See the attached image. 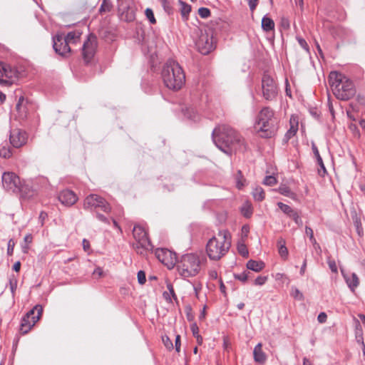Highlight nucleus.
<instances>
[{
  "label": "nucleus",
  "mask_w": 365,
  "mask_h": 365,
  "mask_svg": "<svg viewBox=\"0 0 365 365\" xmlns=\"http://www.w3.org/2000/svg\"><path fill=\"white\" fill-rule=\"evenodd\" d=\"M212 136L216 146L227 155H232L233 152L244 151L246 149L242 137L227 125H220L215 128Z\"/></svg>",
  "instance_id": "nucleus-1"
},
{
  "label": "nucleus",
  "mask_w": 365,
  "mask_h": 365,
  "mask_svg": "<svg viewBox=\"0 0 365 365\" xmlns=\"http://www.w3.org/2000/svg\"><path fill=\"white\" fill-rule=\"evenodd\" d=\"M161 76L164 85L172 91H178L185 83V74L178 62L169 59L164 64Z\"/></svg>",
  "instance_id": "nucleus-2"
},
{
  "label": "nucleus",
  "mask_w": 365,
  "mask_h": 365,
  "mask_svg": "<svg viewBox=\"0 0 365 365\" xmlns=\"http://www.w3.org/2000/svg\"><path fill=\"white\" fill-rule=\"evenodd\" d=\"M329 83L334 95L339 100L348 101L356 93L353 82L341 73L331 71L329 75Z\"/></svg>",
  "instance_id": "nucleus-3"
},
{
  "label": "nucleus",
  "mask_w": 365,
  "mask_h": 365,
  "mask_svg": "<svg viewBox=\"0 0 365 365\" xmlns=\"http://www.w3.org/2000/svg\"><path fill=\"white\" fill-rule=\"evenodd\" d=\"M230 246L231 238L229 232L220 230L207 242L206 253L210 260L218 261L227 254Z\"/></svg>",
  "instance_id": "nucleus-4"
},
{
  "label": "nucleus",
  "mask_w": 365,
  "mask_h": 365,
  "mask_svg": "<svg viewBox=\"0 0 365 365\" xmlns=\"http://www.w3.org/2000/svg\"><path fill=\"white\" fill-rule=\"evenodd\" d=\"M276 119L269 107H264L259 113L255 125L256 130L262 138H271L275 131Z\"/></svg>",
  "instance_id": "nucleus-5"
},
{
  "label": "nucleus",
  "mask_w": 365,
  "mask_h": 365,
  "mask_svg": "<svg viewBox=\"0 0 365 365\" xmlns=\"http://www.w3.org/2000/svg\"><path fill=\"white\" fill-rule=\"evenodd\" d=\"M180 274L184 277L197 275L200 270V261L194 254H187L182 256L177 264Z\"/></svg>",
  "instance_id": "nucleus-6"
},
{
  "label": "nucleus",
  "mask_w": 365,
  "mask_h": 365,
  "mask_svg": "<svg viewBox=\"0 0 365 365\" xmlns=\"http://www.w3.org/2000/svg\"><path fill=\"white\" fill-rule=\"evenodd\" d=\"M133 235L135 240V242L133 243V248L138 254L144 255L147 252L153 250V246L148 238V233L142 226H134Z\"/></svg>",
  "instance_id": "nucleus-7"
},
{
  "label": "nucleus",
  "mask_w": 365,
  "mask_h": 365,
  "mask_svg": "<svg viewBox=\"0 0 365 365\" xmlns=\"http://www.w3.org/2000/svg\"><path fill=\"white\" fill-rule=\"evenodd\" d=\"M43 308L41 305H36L21 319L20 324V332L23 334H27L40 319Z\"/></svg>",
  "instance_id": "nucleus-8"
},
{
  "label": "nucleus",
  "mask_w": 365,
  "mask_h": 365,
  "mask_svg": "<svg viewBox=\"0 0 365 365\" xmlns=\"http://www.w3.org/2000/svg\"><path fill=\"white\" fill-rule=\"evenodd\" d=\"M83 207L86 210L96 212L97 210H101L106 213H109L111 211L110 204L103 197L96 194H91L85 198Z\"/></svg>",
  "instance_id": "nucleus-9"
},
{
  "label": "nucleus",
  "mask_w": 365,
  "mask_h": 365,
  "mask_svg": "<svg viewBox=\"0 0 365 365\" xmlns=\"http://www.w3.org/2000/svg\"><path fill=\"white\" fill-rule=\"evenodd\" d=\"M262 88L263 97L267 101L275 99L278 88L275 81L267 73H264L262 79Z\"/></svg>",
  "instance_id": "nucleus-10"
},
{
  "label": "nucleus",
  "mask_w": 365,
  "mask_h": 365,
  "mask_svg": "<svg viewBox=\"0 0 365 365\" xmlns=\"http://www.w3.org/2000/svg\"><path fill=\"white\" fill-rule=\"evenodd\" d=\"M215 44L212 31L202 33L196 42L199 51L203 55H207L213 51L216 46Z\"/></svg>",
  "instance_id": "nucleus-11"
},
{
  "label": "nucleus",
  "mask_w": 365,
  "mask_h": 365,
  "mask_svg": "<svg viewBox=\"0 0 365 365\" xmlns=\"http://www.w3.org/2000/svg\"><path fill=\"white\" fill-rule=\"evenodd\" d=\"M2 185L4 188L9 192H19L21 191L22 185L20 178L14 173H4Z\"/></svg>",
  "instance_id": "nucleus-12"
},
{
  "label": "nucleus",
  "mask_w": 365,
  "mask_h": 365,
  "mask_svg": "<svg viewBox=\"0 0 365 365\" xmlns=\"http://www.w3.org/2000/svg\"><path fill=\"white\" fill-rule=\"evenodd\" d=\"M97 48V38L90 34L86 41H84L82 47V54L86 63H89L93 58Z\"/></svg>",
  "instance_id": "nucleus-13"
},
{
  "label": "nucleus",
  "mask_w": 365,
  "mask_h": 365,
  "mask_svg": "<svg viewBox=\"0 0 365 365\" xmlns=\"http://www.w3.org/2000/svg\"><path fill=\"white\" fill-rule=\"evenodd\" d=\"M155 256L160 262L169 269H172L177 262L176 254L165 248L157 249Z\"/></svg>",
  "instance_id": "nucleus-14"
},
{
  "label": "nucleus",
  "mask_w": 365,
  "mask_h": 365,
  "mask_svg": "<svg viewBox=\"0 0 365 365\" xmlns=\"http://www.w3.org/2000/svg\"><path fill=\"white\" fill-rule=\"evenodd\" d=\"M9 140L14 148H19L26 143L28 134L24 130L16 128L11 131Z\"/></svg>",
  "instance_id": "nucleus-15"
},
{
  "label": "nucleus",
  "mask_w": 365,
  "mask_h": 365,
  "mask_svg": "<svg viewBox=\"0 0 365 365\" xmlns=\"http://www.w3.org/2000/svg\"><path fill=\"white\" fill-rule=\"evenodd\" d=\"M53 47L55 51L61 56H66L71 52V48L64 39L63 35H56L53 38Z\"/></svg>",
  "instance_id": "nucleus-16"
},
{
  "label": "nucleus",
  "mask_w": 365,
  "mask_h": 365,
  "mask_svg": "<svg viewBox=\"0 0 365 365\" xmlns=\"http://www.w3.org/2000/svg\"><path fill=\"white\" fill-rule=\"evenodd\" d=\"M341 272L349 289L354 292L359 285V278L357 274L354 272L346 273L343 269H341Z\"/></svg>",
  "instance_id": "nucleus-17"
},
{
  "label": "nucleus",
  "mask_w": 365,
  "mask_h": 365,
  "mask_svg": "<svg viewBox=\"0 0 365 365\" xmlns=\"http://www.w3.org/2000/svg\"><path fill=\"white\" fill-rule=\"evenodd\" d=\"M58 200L62 204L71 206L76 202L78 197L74 192L70 190H64L59 193Z\"/></svg>",
  "instance_id": "nucleus-18"
},
{
  "label": "nucleus",
  "mask_w": 365,
  "mask_h": 365,
  "mask_svg": "<svg viewBox=\"0 0 365 365\" xmlns=\"http://www.w3.org/2000/svg\"><path fill=\"white\" fill-rule=\"evenodd\" d=\"M0 72L2 76H5L6 78L14 80L17 78V71L4 62H0Z\"/></svg>",
  "instance_id": "nucleus-19"
},
{
  "label": "nucleus",
  "mask_w": 365,
  "mask_h": 365,
  "mask_svg": "<svg viewBox=\"0 0 365 365\" xmlns=\"http://www.w3.org/2000/svg\"><path fill=\"white\" fill-rule=\"evenodd\" d=\"M312 149L313 153L316 158L317 164L319 165V166L320 168L318 170L319 174L320 175L324 176L327 173V170H326L325 165L324 164L323 160L319 154L318 148L314 143H312Z\"/></svg>",
  "instance_id": "nucleus-20"
},
{
  "label": "nucleus",
  "mask_w": 365,
  "mask_h": 365,
  "mask_svg": "<svg viewBox=\"0 0 365 365\" xmlns=\"http://www.w3.org/2000/svg\"><path fill=\"white\" fill-rule=\"evenodd\" d=\"M254 359L256 362L263 364L266 361V355L262 349V344H257L253 351Z\"/></svg>",
  "instance_id": "nucleus-21"
},
{
  "label": "nucleus",
  "mask_w": 365,
  "mask_h": 365,
  "mask_svg": "<svg viewBox=\"0 0 365 365\" xmlns=\"http://www.w3.org/2000/svg\"><path fill=\"white\" fill-rule=\"evenodd\" d=\"M246 267L247 269L254 271L255 272H259L264 268L265 264L262 261L250 259L247 262Z\"/></svg>",
  "instance_id": "nucleus-22"
},
{
  "label": "nucleus",
  "mask_w": 365,
  "mask_h": 365,
  "mask_svg": "<svg viewBox=\"0 0 365 365\" xmlns=\"http://www.w3.org/2000/svg\"><path fill=\"white\" fill-rule=\"evenodd\" d=\"M286 242L285 240L283 238L279 239L277 242L278 245V252L280 257L284 259H287L288 257V250L285 245Z\"/></svg>",
  "instance_id": "nucleus-23"
},
{
  "label": "nucleus",
  "mask_w": 365,
  "mask_h": 365,
  "mask_svg": "<svg viewBox=\"0 0 365 365\" xmlns=\"http://www.w3.org/2000/svg\"><path fill=\"white\" fill-rule=\"evenodd\" d=\"M262 29L265 32H269L274 29V21L264 16L262 19Z\"/></svg>",
  "instance_id": "nucleus-24"
},
{
  "label": "nucleus",
  "mask_w": 365,
  "mask_h": 365,
  "mask_svg": "<svg viewBox=\"0 0 365 365\" xmlns=\"http://www.w3.org/2000/svg\"><path fill=\"white\" fill-rule=\"evenodd\" d=\"M24 101V98L23 96L20 97L16 106L19 116L22 119L26 118L27 116L26 108L23 106Z\"/></svg>",
  "instance_id": "nucleus-25"
},
{
  "label": "nucleus",
  "mask_w": 365,
  "mask_h": 365,
  "mask_svg": "<svg viewBox=\"0 0 365 365\" xmlns=\"http://www.w3.org/2000/svg\"><path fill=\"white\" fill-rule=\"evenodd\" d=\"M81 34L77 31H71L67 34L66 36H63L64 39L67 41V43H75L80 38Z\"/></svg>",
  "instance_id": "nucleus-26"
},
{
  "label": "nucleus",
  "mask_w": 365,
  "mask_h": 365,
  "mask_svg": "<svg viewBox=\"0 0 365 365\" xmlns=\"http://www.w3.org/2000/svg\"><path fill=\"white\" fill-rule=\"evenodd\" d=\"M252 194L254 199L256 201H259V202L262 201L265 197L264 191L259 186H257L256 187H255L252 192Z\"/></svg>",
  "instance_id": "nucleus-27"
},
{
  "label": "nucleus",
  "mask_w": 365,
  "mask_h": 365,
  "mask_svg": "<svg viewBox=\"0 0 365 365\" xmlns=\"http://www.w3.org/2000/svg\"><path fill=\"white\" fill-rule=\"evenodd\" d=\"M241 212L246 218H250L253 212V208L250 202H246L241 207Z\"/></svg>",
  "instance_id": "nucleus-28"
},
{
  "label": "nucleus",
  "mask_w": 365,
  "mask_h": 365,
  "mask_svg": "<svg viewBox=\"0 0 365 365\" xmlns=\"http://www.w3.org/2000/svg\"><path fill=\"white\" fill-rule=\"evenodd\" d=\"M33 241V236L31 234H27L24 239V242L21 244V250L24 253L26 254L29 250V245Z\"/></svg>",
  "instance_id": "nucleus-29"
},
{
  "label": "nucleus",
  "mask_w": 365,
  "mask_h": 365,
  "mask_svg": "<svg viewBox=\"0 0 365 365\" xmlns=\"http://www.w3.org/2000/svg\"><path fill=\"white\" fill-rule=\"evenodd\" d=\"M277 206L284 214L288 215L289 217L296 212L290 206L281 202H277Z\"/></svg>",
  "instance_id": "nucleus-30"
},
{
  "label": "nucleus",
  "mask_w": 365,
  "mask_h": 365,
  "mask_svg": "<svg viewBox=\"0 0 365 365\" xmlns=\"http://www.w3.org/2000/svg\"><path fill=\"white\" fill-rule=\"evenodd\" d=\"M278 192L286 197L291 198H294V193L292 192L290 188L286 185H281L278 188Z\"/></svg>",
  "instance_id": "nucleus-31"
},
{
  "label": "nucleus",
  "mask_w": 365,
  "mask_h": 365,
  "mask_svg": "<svg viewBox=\"0 0 365 365\" xmlns=\"http://www.w3.org/2000/svg\"><path fill=\"white\" fill-rule=\"evenodd\" d=\"M251 272L248 270H245L244 272L239 274H234V277L235 279H237L242 283H245L248 278L250 277Z\"/></svg>",
  "instance_id": "nucleus-32"
},
{
  "label": "nucleus",
  "mask_w": 365,
  "mask_h": 365,
  "mask_svg": "<svg viewBox=\"0 0 365 365\" xmlns=\"http://www.w3.org/2000/svg\"><path fill=\"white\" fill-rule=\"evenodd\" d=\"M179 2L181 5L180 11L182 16L187 17L191 11V6L181 0H180Z\"/></svg>",
  "instance_id": "nucleus-33"
},
{
  "label": "nucleus",
  "mask_w": 365,
  "mask_h": 365,
  "mask_svg": "<svg viewBox=\"0 0 365 365\" xmlns=\"http://www.w3.org/2000/svg\"><path fill=\"white\" fill-rule=\"evenodd\" d=\"M245 179L244 178L241 170H238L236 175V186L238 189H242L245 186Z\"/></svg>",
  "instance_id": "nucleus-34"
},
{
  "label": "nucleus",
  "mask_w": 365,
  "mask_h": 365,
  "mask_svg": "<svg viewBox=\"0 0 365 365\" xmlns=\"http://www.w3.org/2000/svg\"><path fill=\"white\" fill-rule=\"evenodd\" d=\"M18 280L16 277H12L9 279V288L12 294V297H14L16 290L17 288Z\"/></svg>",
  "instance_id": "nucleus-35"
},
{
  "label": "nucleus",
  "mask_w": 365,
  "mask_h": 365,
  "mask_svg": "<svg viewBox=\"0 0 365 365\" xmlns=\"http://www.w3.org/2000/svg\"><path fill=\"white\" fill-rule=\"evenodd\" d=\"M12 155L11 150L9 148L3 146L0 148V156L4 158H9Z\"/></svg>",
  "instance_id": "nucleus-36"
},
{
  "label": "nucleus",
  "mask_w": 365,
  "mask_h": 365,
  "mask_svg": "<svg viewBox=\"0 0 365 365\" xmlns=\"http://www.w3.org/2000/svg\"><path fill=\"white\" fill-rule=\"evenodd\" d=\"M297 130H298L297 123L295 125H294L293 124L291 123V127H290L289 130L286 133L285 137L287 139L291 138L297 133Z\"/></svg>",
  "instance_id": "nucleus-37"
},
{
  "label": "nucleus",
  "mask_w": 365,
  "mask_h": 365,
  "mask_svg": "<svg viewBox=\"0 0 365 365\" xmlns=\"http://www.w3.org/2000/svg\"><path fill=\"white\" fill-rule=\"evenodd\" d=\"M145 14L147 19L149 20L150 23L152 24H155L156 23L155 18L154 16L153 11L151 9L148 8L145 9Z\"/></svg>",
  "instance_id": "nucleus-38"
},
{
  "label": "nucleus",
  "mask_w": 365,
  "mask_h": 365,
  "mask_svg": "<svg viewBox=\"0 0 365 365\" xmlns=\"http://www.w3.org/2000/svg\"><path fill=\"white\" fill-rule=\"evenodd\" d=\"M198 14L200 15V17L206 19L210 16L211 12L209 9L205 7H201L198 9Z\"/></svg>",
  "instance_id": "nucleus-39"
},
{
  "label": "nucleus",
  "mask_w": 365,
  "mask_h": 365,
  "mask_svg": "<svg viewBox=\"0 0 365 365\" xmlns=\"http://www.w3.org/2000/svg\"><path fill=\"white\" fill-rule=\"evenodd\" d=\"M263 183L266 185L272 186L277 183V180L272 175H267L264 178Z\"/></svg>",
  "instance_id": "nucleus-40"
},
{
  "label": "nucleus",
  "mask_w": 365,
  "mask_h": 365,
  "mask_svg": "<svg viewBox=\"0 0 365 365\" xmlns=\"http://www.w3.org/2000/svg\"><path fill=\"white\" fill-rule=\"evenodd\" d=\"M291 294L294 298H295L298 300H301L303 299L302 293L296 287H292Z\"/></svg>",
  "instance_id": "nucleus-41"
},
{
  "label": "nucleus",
  "mask_w": 365,
  "mask_h": 365,
  "mask_svg": "<svg viewBox=\"0 0 365 365\" xmlns=\"http://www.w3.org/2000/svg\"><path fill=\"white\" fill-rule=\"evenodd\" d=\"M138 282L140 284H144L146 282L145 273L144 271L140 270L138 272Z\"/></svg>",
  "instance_id": "nucleus-42"
},
{
  "label": "nucleus",
  "mask_w": 365,
  "mask_h": 365,
  "mask_svg": "<svg viewBox=\"0 0 365 365\" xmlns=\"http://www.w3.org/2000/svg\"><path fill=\"white\" fill-rule=\"evenodd\" d=\"M267 281V277L259 276L255 279L254 284L255 285L262 286V285L264 284Z\"/></svg>",
  "instance_id": "nucleus-43"
},
{
  "label": "nucleus",
  "mask_w": 365,
  "mask_h": 365,
  "mask_svg": "<svg viewBox=\"0 0 365 365\" xmlns=\"http://www.w3.org/2000/svg\"><path fill=\"white\" fill-rule=\"evenodd\" d=\"M14 246H15V242L14 241V240L10 239L8 242V245H7V255H8L11 256L13 255Z\"/></svg>",
  "instance_id": "nucleus-44"
},
{
  "label": "nucleus",
  "mask_w": 365,
  "mask_h": 365,
  "mask_svg": "<svg viewBox=\"0 0 365 365\" xmlns=\"http://www.w3.org/2000/svg\"><path fill=\"white\" fill-rule=\"evenodd\" d=\"M96 217L101 222H102L105 224H108V225L110 224V220L108 217H106L105 215H103V214L98 212V211H96Z\"/></svg>",
  "instance_id": "nucleus-45"
},
{
  "label": "nucleus",
  "mask_w": 365,
  "mask_h": 365,
  "mask_svg": "<svg viewBox=\"0 0 365 365\" xmlns=\"http://www.w3.org/2000/svg\"><path fill=\"white\" fill-rule=\"evenodd\" d=\"M163 341L167 349H168L170 350L173 349V342L168 336H163Z\"/></svg>",
  "instance_id": "nucleus-46"
},
{
  "label": "nucleus",
  "mask_w": 365,
  "mask_h": 365,
  "mask_svg": "<svg viewBox=\"0 0 365 365\" xmlns=\"http://www.w3.org/2000/svg\"><path fill=\"white\" fill-rule=\"evenodd\" d=\"M297 41H298L299 44L300 45V46L302 48H304L305 51L309 52V46H308L307 41L302 37H297Z\"/></svg>",
  "instance_id": "nucleus-47"
},
{
  "label": "nucleus",
  "mask_w": 365,
  "mask_h": 365,
  "mask_svg": "<svg viewBox=\"0 0 365 365\" xmlns=\"http://www.w3.org/2000/svg\"><path fill=\"white\" fill-rule=\"evenodd\" d=\"M111 9V4L106 1V0H103V4L101 6L100 11H109Z\"/></svg>",
  "instance_id": "nucleus-48"
},
{
  "label": "nucleus",
  "mask_w": 365,
  "mask_h": 365,
  "mask_svg": "<svg viewBox=\"0 0 365 365\" xmlns=\"http://www.w3.org/2000/svg\"><path fill=\"white\" fill-rule=\"evenodd\" d=\"M327 263H328L329 267L331 270V272L334 273H337V271H338L337 266H336L335 261L333 259H329Z\"/></svg>",
  "instance_id": "nucleus-49"
},
{
  "label": "nucleus",
  "mask_w": 365,
  "mask_h": 365,
  "mask_svg": "<svg viewBox=\"0 0 365 365\" xmlns=\"http://www.w3.org/2000/svg\"><path fill=\"white\" fill-rule=\"evenodd\" d=\"M246 1L248 3L250 11L252 12H253L258 5L259 0H246Z\"/></svg>",
  "instance_id": "nucleus-50"
},
{
  "label": "nucleus",
  "mask_w": 365,
  "mask_h": 365,
  "mask_svg": "<svg viewBox=\"0 0 365 365\" xmlns=\"http://www.w3.org/2000/svg\"><path fill=\"white\" fill-rule=\"evenodd\" d=\"M238 251H239V253L244 257H247L248 256V250L247 249V247L244 245H242L238 247Z\"/></svg>",
  "instance_id": "nucleus-51"
},
{
  "label": "nucleus",
  "mask_w": 365,
  "mask_h": 365,
  "mask_svg": "<svg viewBox=\"0 0 365 365\" xmlns=\"http://www.w3.org/2000/svg\"><path fill=\"white\" fill-rule=\"evenodd\" d=\"M290 217L293 219V220L297 225H302V220L297 211Z\"/></svg>",
  "instance_id": "nucleus-52"
},
{
  "label": "nucleus",
  "mask_w": 365,
  "mask_h": 365,
  "mask_svg": "<svg viewBox=\"0 0 365 365\" xmlns=\"http://www.w3.org/2000/svg\"><path fill=\"white\" fill-rule=\"evenodd\" d=\"M167 288H168V293L170 294L171 297L175 299L176 300L177 299V297L175 295V291H174V289H173V286L172 285L171 283H168L167 284Z\"/></svg>",
  "instance_id": "nucleus-53"
},
{
  "label": "nucleus",
  "mask_w": 365,
  "mask_h": 365,
  "mask_svg": "<svg viewBox=\"0 0 365 365\" xmlns=\"http://www.w3.org/2000/svg\"><path fill=\"white\" fill-rule=\"evenodd\" d=\"M327 315L325 312H321L318 317H317V320L319 323H325L327 322Z\"/></svg>",
  "instance_id": "nucleus-54"
},
{
  "label": "nucleus",
  "mask_w": 365,
  "mask_h": 365,
  "mask_svg": "<svg viewBox=\"0 0 365 365\" xmlns=\"http://www.w3.org/2000/svg\"><path fill=\"white\" fill-rule=\"evenodd\" d=\"M190 329L193 336L195 337L199 335V328L196 323H193L190 326Z\"/></svg>",
  "instance_id": "nucleus-55"
},
{
  "label": "nucleus",
  "mask_w": 365,
  "mask_h": 365,
  "mask_svg": "<svg viewBox=\"0 0 365 365\" xmlns=\"http://www.w3.org/2000/svg\"><path fill=\"white\" fill-rule=\"evenodd\" d=\"M175 346L176 351L180 352V335H177L175 337Z\"/></svg>",
  "instance_id": "nucleus-56"
},
{
  "label": "nucleus",
  "mask_w": 365,
  "mask_h": 365,
  "mask_svg": "<svg viewBox=\"0 0 365 365\" xmlns=\"http://www.w3.org/2000/svg\"><path fill=\"white\" fill-rule=\"evenodd\" d=\"M14 80L11 79H4L0 78V85H5V86H9L13 83Z\"/></svg>",
  "instance_id": "nucleus-57"
},
{
  "label": "nucleus",
  "mask_w": 365,
  "mask_h": 365,
  "mask_svg": "<svg viewBox=\"0 0 365 365\" xmlns=\"http://www.w3.org/2000/svg\"><path fill=\"white\" fill-rule=\"evenodd\" d=\"M305 233L309 237V239L312 238V237H314L313 230L310 227L306 226Z\"/></svg>",
  "instance_id": "nucleus-58"
},
{
  "label": "nucleus",
  "mask_w": 365,
  "mask_h": 365,
  "mask_svg": "<svg viewBox=\"0 0 365 365\" xmlns=\"http://www.w3.org/2000/svg\"><path fill=\"white\" fill-rule=\"evenodd\" d=\"M48 217V215L46 212H40V215H39V220L41 221V225H43V222H44V220H46V218Z\"/></svg>",
  "instance_id": "nucleus-59"
},
{
  "label": "nucleus",
  "mask_w": 365,
  "mask_h": 365,
  "mask_svg": "<svg viewBox=\"0 0 365 365\" xmlns=\"http://www.w3.org/2000/svg\"><path fill=\"white\" fill-rule=\"evenodd\" d=\"M354 225H355V226L356 227L357 232H358L359 235H360V233H361V222L359 220L357 217H356V218L354 220Z\"/></svg>",
  "instance_id": "nucleus-60"
},
{
  "label": "nucleus",
  "mask_w": 365,
  "mask_h": 365,
  "mask_svg": "<svg viewBox=\"0 0 365 365\" xmlns=\"http://www.w3.org/2000/svg\"><path fill=\"white\" fill-rule=\"evenodd\" d=\"M83 247L85 251H88L90 248V242L88 240L84 239L83 240Z\"/></svg>",
  "instance_id": "nucleus-61"
},
{
  "label": "nucleus",
  "mask_w": 365,
  "mask_h": 365,
  "mask_svg": "<svg viewBox=\"0 0 365 365\" xmlns=\"http://www.w3.org/2000/svg\"><path fill=\"white\" fill-rule=\"evenodd\" d=\"M93 275L101 277L103 274V270L101 268L98 267L93 271Z\"/></svg>",
  "instance_id": "nucleus-62"
},
{
  "label": "nucleus",
  "mask_w": 365,
  "mask_h": 365,
  "mask_svg": "<svg viewBox=\"0 0 365 365\" xmlns=\"http://www.w3.org/2000/svg\"><path fill=\"white\" fill-rule=\"evenodd\" d=\"M21 269V262L19 261L16 262L14 263V266H13V269L15 271V272H19Z\"/></svg>",
  "instance_id": "nucleus-63"
},
{
  "label": "nucleus",
  "mask_w": 365,
  "mask_h": 365,
  "mask_svg": "<svg viewBox=\"0 0 365 365\" xmlns=\"http://www.w3.org/2000/svg\"><path fill=\"white\" fill-rule=\"evenodd\" d=\"M192 112V114H190L188 118H190V119L193 120H197V115L196 113V112L193 110H191Z\"/></svg>",
  "instance_id": "nucleus-64"
}]
</instances>
